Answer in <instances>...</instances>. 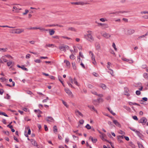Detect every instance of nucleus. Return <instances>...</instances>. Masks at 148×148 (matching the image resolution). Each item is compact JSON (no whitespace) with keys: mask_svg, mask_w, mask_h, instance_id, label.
Listing matches in <instances>:
<instances>
[{"mask_svg":"<svg viewBox=\"0 0 148 148\" xmlns=\"http://www.w3.org/2000/svg\"><path fill=\"white\" fill-rule=\"evenodd\" d=\"M87 33V34L84 35V38L90 42L94 41V38L92 35V31L90 30H88V31Z\"/></svg>","mask_w":148,"mask_h":148,"instance_id":"obj_1","label":"nucleus"},{"mask_svg":"<svg viewBox=\"0 0 148 148\" xmlns=\"http://www.w3.org/2000/svg\"><path fill=\"white\" fill-rule=\"evenodd\" d=\"M69 47L68 46L64 45L59 47V49L60 50L63 51L64 52H66V50L69 49Z\"/></svg>","mask_w":148,"mask_h":148,"instance_id":"obj_2","label":"nucleus"},{"mask_svg":"<svg viewBox=\"0 0 148 148\" xmlns=\"http://www.w3.org/2000/svg\"><path fill=\"white\" fill-rule=\"evenodd\" d=\"M71 3L72 4H75L77 5H84L86 4H88L87 3H85L82 1H80L75 2H71Z\"/></svg>","mask_w":148,"mask_h":148,"instance_id":"obj_3","label":"nucleus"},{"mask_svg":"<svg viewBox=\"0 0 148 148\" xmlns=\"http://www.w3.org/2000/svg\"><path fill=\"white\" fill-rule=\"evenodd\" d=\"M64 90L66 93H67L69 96L71 97H72L73 96V95L72 93L71 92L68 88H65Z\"/></svg>","mask_w":148,"mask_h":148,"instance_id":"obj_4","label":"nucleus"},{"mask_svg":"<svg viewBox=\"0 0 148 148\" xmlns=\"http://www.w3.org/2000/svg\"><path fill=\"white\" fill-rule=\"evenodd\" d=\"M101 139L103 141H106L107 142H108L109 143H110V142H109L108 140H106L105 138L106 137V136L105 134L103 133V134H102L100 136Z\"/></svg>","mask_w":148,"mask_h":148,"instance_id":"obj_5","label":"nucleus"},{"mask_svg":"<svg viewBox=\"0 0 148 148\" xmlns=\"http://www.w3.org/2000/svg\"><path fill=\"white\" fill-rule=\"evenodd\" d=\"M14 33L16 34H20L23 32L24 29H15Z\"/></svg>","mask_w":148,"mask_h":148,"instance_id":"obj_6","label":"nucleus"},{"mask_svg":"<svg viewBox=\"0 0 148 148\" xmlns=\"http://www.w3.org/2000/svg\"><path fill=\"white\" fill-rule=\"evenodd\" d=\"M101 34L104 37L107 39L109 38L111 36L110 34L105 32L102 33Z\"/></svg>","mask_w":148,"mask_h":148,"instance_id":"obj_7","label":"nucleus"},{"mask_svg":"<svg viewBox=\"0 0 148 148\" xmlns=\"http://www.w3.org/2000/svg\"><path fill=\"white\" fill-rule=\"evenodd\" d=\"M48 122H53L54 121V119L52 117L50 116H47L45 119Z\"/></svg>","mask_w":148,"mask_h":148,"instance_id":"obj_8","label":"nucleus"},{"mask_svg":"<svg viewBox=\"0 0 148 148\" xmlns=\"http://www.w3.org/2000/svg\"><path fill=\"white\" fill-rule=\"evenodd\" d=\"M147 121V119L145 117L142 118L139 121V123H145Z\"/></svg>","mask_w":148,"mask_h":148,"instance_id":"obj_9","label":"nucleus"},{"mask_svg":"<svg viewBox=\"0 0 148 148\" xmlns=\"http://www.w3.org/2000/svg\"><path fill=\"white\" fill-rule=\"evenodd\" d=\"M134 32L135 30L133 29H128L127 30L126 34H127L130 35L134 33Z\"/></svg>","mask_w":148,"mask_h":148,"instance_id":"obj_10","label":"nucleus"},{"mask_svg":"<svg viewBox=\"0 0 148 148\" xmlns=\"http://www.w3.org/2000/svg\"><path fill=\"white\" fill-rule=\"evenodd\" d=\"M113 122L115 125L119 127H121V125L120 123L116 120H113Z\"/></svg>","mask_w":148,"mask_h":148,"instance_id":"obj_11","label":"nucleus"},{"mask_svg":"<svg viewBox=\"0 0 148 148\" xmlns=\"http://www.w3.org/2000/svg\"><path fill=\"white\" fill-rule=\"evenodd\" d=\"M122 60L124 61H125L126 62H129L130 63H132L133 62V61L132 60H130L128 59H127L126 58H122Z\"/></svg>","mask_w":148,"mask_h":148,"instance_id":"obj_12","label":"nucleus"},{"mask_svg":"<svg viewBox=\"0 0 148 148\" xmlns=\"http://www.w3.org/2000/svg\"><path fill=\"white\" fill-rule=\"evenodd\" d=\"M64 63H66V66L68 67H70V63L69 62L66 60H65L64 61Z\"/></svg>","mask_w":148,"mask_h":148,"instance_id":"obj_13","label":"nucleus"},{"mask_svg":"<svg viewBox=\"0 0 148 148\" xmlns=\"http://www.w3.org/2000/svg\"><path fill=\"white\" fill-rule=\"evenodd\" d=\"M88 107L90 108V109L91 110H92L96 112H97V110L94 107V106H90V105H88Z\"/></svg>","mask_w":148,"mask_h":148,"instance_id":"obj_14","label":"nucleus"},{"mask_svg":"<svg viewBox=\"0 0 148 148\" xmlns=\"http://www.w3.org/2000/svg\"><path fill=\"white\" fill-rule=\"evenodd\" d=\"M47 47L53 48L54 47H56V46H55L54 44H46L45 45V47Z\"/></svg>","mask_w":148,"mask_h":148,"instance_id":"obj_15","label":"nucleus"},{"mask_svg":"<svg viewBox=\"0 0 148 148\" xmlns=\"http://www.w3.org/2000/svg\"><path fill=\"white\" fill-rule=\"evenodd\" d=\"M75 113L76 115H79L81 116H83V114L79 110H76L75 111Z\"/></svg>","mask_w":148,"mask_h":148,"instance_id":"obj_16","label":"nucleus"},{"mask_svg":"<svg viewBox=\"0 0 148 148\" xmlns=\"http://www.w3.org/2000/svg\"><path fill=\"white\" fill-rule=\"evenodd\" d=\"M98 24L99 25H101L102 26H105V28H107L108 27V25L107 24L102 23H98Z\"/></svg>","mask_w":148,"mask_h":148,"instance_id":"obj_17","label":"nucleus"},{"mask_svg":"<svg viewBox=\"0 0 148 148\" xmlns=\"http://www.w3.org/2000/svg\"><path fill=\"white\" fill-rule=\"evenodd\" d=\"M135 132L139 137H140L141 136L142 134L140 133V132L139 131L136 130Z\"/></svg>","mask_w":148,"mask_h":148,"instance_id":"obj_18","label":"nucleus"},{"mask_svg":"<svg viewBox=\"0 0 148 148\" xmlns=\"http://www.w3.org/2000/svg\"><path fill=\"white\" fill-rule=\"evenodd\" d=\"M73 83L76 85L77 86H79V85L78 84L77 81L76 79L75 78H74L73 79Z\"/></svg>","mask_w":148,"mask_h":148,"instance_id":"obj_19","label":"nucleus"},{"mask_svg":"<svg viewBox=\"0 0 148 148\" xmlns=\"http://www.w3.org/2000/svg\"><path fill=\"white\" fill-rule=\"evenodd\" d=\"M95 47L97 50L99 51L101 47L99 44H97L96 45Z\"/></svg>","mask_w":148,"mask_h":148,"instance_id":"obj_20","label":"nucleus"},{"mask_svg":"<svg viewBox=\"0 0 148 148\" xmlns=\"http://www.w3.org/2000/svg\"><path fill=\"white\" fill-rule=\"evenodd\" d=\"M137 144L139 148H144L143 145L139 142H137Z\"/></svg>","mask_w":148,"mask_h":148,"instance_id":"obj_21","label":"nucleus"},{"mask_svg":"<svg viewBox=\"0 0 148 148\" xmlns=\"http://www.w3.org/2000/svg\"><path fill=\"white\" fill-rule=\"evenodd\" d=\"M49 34L51 35H53L55 33V31L53 29H50L49 31Z\"/></svg>","mask_w":148,"mask_h":148,"instance_id":"obj_22","label":"nucleus"},{"mask_svg":"<svg viewBox=\"0 0 148 148\" xmlns=\"http://www.w3.org/2000/svg\"><path fill=\"white\" fill-rule=\"evenodd\" d=\"M8 50V49L7 48H1V51H2L3 52H5L7 51Z\"/></svg>","mask_w":148,"mask_h":148,"instance_id":"obj_23","label":"nucleus"},{"mask_svg":"<svg viewBox=\"0 0 148 148\" xmlns=\"http://www.w3.org/2000/svg\"><path fill=\"white\" fill-rule=\"evenodd\" d=\"M70 58L73 60H74L75 58V56L73 54H71L70 56Z\"/></svg>","mask_w":148,"mask_h":148,"instance_id":"obj_24","label":"nucleus"},{"mask_svg":"<svg viewBox=\"0 0 148 148\" xmlns=\"http://www.w3.org/2000/svg\"><path fill=\"white\" fill-rule=\"evenodd\" d=\"M100 86L103 89H105L106 88V85L104 84H101Z\"/></svg>","mask_w":148,"mask_h":148,"instance_id":"obj_25","label":"nucleus"},{"mask_svg":"<svg viewBox=\"0 0 148 148\" xmlns=\"http://www.w3.org/2000/svg\"><path fill=\"white\" fill-rule=\"evenodd\" d=\"M62 101L63 104L67 108L69 107V105L67 104L66 103L64 100H62Z\"/></svg>","mask_w":148,"mask_h":148,"instance_id":"obj_26","label":"nucleus"},{"mask_svg":"<svg viewBox=\"0 0 148 148\" xmlns=\"http://www.w3.org/2000/svg\"><path fill=\"white\" fill-rule=\"evenodd\" d=\"M143 76L144 78L146 79L148 78V73H144L143 74Z\"/></svg>","mask_w":148,"mask_h":148,"instance_id":"obj_27","label":"nucleus"},{"mask_svg":"<svg viewBox=\"0 0 148 148\" xmlns=\"http://www.w3.org/2000/svg\"><path fill=\"white\" fill-rule=\"evenodd\" d=\"M1 59L4 62H6L8 60L5 59V56H3L1 57Z\"/></svg>","mask_w":148,"mask_h":148,"instance_id":"obj_28","label":"nucleus"},{"mask_svg":"<svg viewBox=\"0 0 148 148\" xmlns=\"http://www.w3.org/2000/svg\"><path fill=\"white\" fill-rule=\"evenodd\" d=\"M108 109L112 115H115V113L113 112L112 110H111L110 108H108Z\"/></svg>","mask_w":148,"mask_h":148,"instance_id":"obj_29","label":"nucleus"},{"mask_svg":"<svg viewBox=\"0 0 148 148\" xmlns=\"http://www.w3.org/2000/svg\"><path fill=\"white\" fill-rule=\"evenodd\" d=\"M27 29L28 30H32V29H38V27H31L30 28H27Z\"/></svg>","mask_w":148,"mask_h":148,"instance_id":"obj_30","label":"nucleus"},{"mask_svg":"<svg viewBox=\"0 0 148 148\" xmlns=\"http://www.w3.org/2000/svg\"><path fill=\"white\" fill-rule=\"evenodd\" d=\"M88 87L89 88H90V89H92L94 87V86L92 84H88Z\"/></svg>","mask_w":148,"mask_h":148,"instance_id":"obj_31","label":"nucleus"},{"mask_svg":"<svg viewBox=\"0 0 148 148\" xmlns=\"http://www.w3.org/2000/svg\"><path fill=\"white\" fill-rule=\"evenodd\" d=\"M97 101L99 103L100 102H103L104 100L103 99L99 98L97 99Z\"/></svg>","mask_w":148,"mask_h":148,"instance_id":"obj_32","label":"nucleus"},{"mask_svg":"<svg viewBox=\"0 0 148 148\" xmlns=\"http://www.w3.org/2000/svg\"><path fill=\"white\" fill-rule=\"evenodd\" d=\"M72 66L73 69L75 70L76 69V67L75 64V62H73L72 63Z\"/></svg>","mask_w":148,"mask_h":148,"instance_id":"obj_33","label":"nucleus"},{"mask_svg":"<svg viewBox=\"0 0 148 148\" xmlns=\"http://www.w3.org/2000/svg\"><path fill=\"white\" fill-rule=\"evenodd\" d=\"M68 30L73 31H75V29L73 27H69L68 29Z\"/></svg>","mask_w":148,"mask_h":148,"instance_id":"obj_34","label":"nucleus"},{"mask_svg":"<svg viewBox=\"0 0 148 148\" xmlns=\"http://www.w3.org/2000/svg\"><path fill=\"white\" fill-rule=\"evenodd\" d=\"M117 139L119 143H122L123 142V141L122 140V139H121L118 136H117Z\"/></svg>","mask_w":148,"mask_h":148,"instance_id":"obj_35","label":"nucleus"},{"mask_svg":"<svg viewBox=\"0 0 148 148\" xmlns=\"http://www.w3.org/2000/svg\"><path fill=\"white\" fill-rule=\"evenodd\" d=\"M53 131L54 132H56L57 131V127L56 125H55L53 127Z\"/></svg>","mask_w":148,"mask_h":148,"instance_id":"obj_36","label":"nucleus"},{"mask_svg":"<svg viewBox=\"0 0 148 148\" xmlns=\"http://www.w3.org/2000/svg\"><path fill=\"white\" fill-rule=\"evenodd\" d=\"M26 128L28 129V134L30 135L31 134V130L29 127L28 126L27 127H26Z\"/></svg>","mask_w":148,"mask_h":148,"instance_id":"obj_37","label":"nucleus"},{"mask_svg":"<svg viewBox=\"0 0 148 148\" xmlns=\"http://www.w3.org/2000/svg\"><path fill=\"white\" fill-rule=\"evenodd\" d=\"M85 127L88 130H90L91 129V127L89 124H87Z\"/></svg>","mask_w":148,"mask_h":148,"instance_id":"obj_38","label":"nucleus"},{"mask_svg":"<svg viewBox=\"0 0 148 148\" xmlns=\"http://www.w3.org/2000/svg\"><path fill=\"white\" fill-rule=\"evenodd\" d=\"M90 138H91V140L93 143H95L97 141V139H93L92 137H90Z\"/></svg>","mask_w":148,"mask_h":148,"instance_id":"obj_39","label":"nucleus"},{"mask_svg":"<svg viewBox=\"0 0 148 148\" xmlns=\"http://www.w3.org/2000/svg\"><path fill=\"white\" fill-rule=\"evenodd\" d=\"M111 71H108V72L110 73V74H111V75L112 76H114V74H113V71L112 70V69H110V70Z\"/></svg>","mask_w":148,"mask_h":148,"instance_id":"obj_40","label":"nucleus"},{"mask_svg":"<svg viewBox=\"0 0 148 148\" xmlns=\"http://www.w3.org/2000/svg\"><path fill=\"white\" fill-rule=\"evenodd\" d=\"M34 61L36 63H39L41 62V61L39 59H36L34 60Z\"/></svg>","mask_w":148,"mask_h":148,"instance_id":"obj_41","label":"nucleus"},{"mask_svg":"<svg viewBox=\"0 0 148 148\" xmlns=\"http://www.w3.org/2000/svg\"><path fill=\"white\" fill-rule=\"evenodd\" d=\"M12 62L11 61H9L7 63V64L8 66H9L12 64Z\"/></svg>","mask_w":148,"mask_h":148,"instance_id":"obj_42","label":"nucleus"},{"mask_svg":"<svg viewBox=\"0 0 148 148\" xmlns=\"http://www.w3.org/2000/svg\"><path fill=\"white\" fill-rule=\"evenodd\" d=\"M21 69H22L23 70L26 71H28V69L25 68L24 66H21Z\"/></svg>","mask_w":148,"mask_h":148,"instance_id":"obj_43","label":"nucleus"},{"mask_svg":"<svg viewBox=\"0 0 148 148\" xmlns=\"http://www.w3.org/2000/svg\"><path fill=\"white\" fill-rule=\"evenodd\" d=\"M112 47L114 49V50L116 51L117 50V48H116V45L113 42L112 43Z\"/></svg>","mask_w":148,"mask_h":148,"instance_id":"obj_44","label":"nucleus"},{"mask_svg":"<svg viewBox=\"0 0 148 148\" xmlns=\"http://www.w3.org/2000/svg\"><path fill=\"white\" fill-rule=\"evenodd\" d=\"M10 96L8 94H6V97H4V98L5 99H10Z\"/></svg>","mask_w":148,"mask_h":148,"instance_id":"obj_45","label":"nucleus"},{"mask_svg":"<svg viewBox=\"0 0 148 148\" xmlns=\"http://www.w3.org/2000/svg\"><path fill=\"white\" fill-rule=\"evenodd\" d=\"M49 99V98L48 97H47L46 99H44L42 100V102L43 103H45L47 102V100Z\"/></svg>","mask_w":148,"mask_h":148,"instance_id":"obj_46","label":"nucleus"},{"mask_svg":"<svg viewBox=\"0 0 148 148\" xmlns=\"http://www.w3.org/2000/svg\"><path fill=\"white\" fill-rule=\"evenodd\" d=\"M38 29H39L42 31H45V30L44 28L41 27H38Z\"/></svg>","mask_w":148,"mask_h":148,"instance_id":"obj_47","label":"nucleus"},{"mask_svg":"<svg viewBox=\"0 0 148 148\" xmlns=\"http://www.w3.org/2000/svg\"><path fill=\"white\" fill-rule=\"evenodd\" d=\"M4 56H5V57H6L8 58H12V57L9 55H4Z\"/></svg>","mask_w":148,"mask_h":148,"instance_id":"obj_48","label":"nucleus"},{"mask_svg":"<svg viewBox=\"0 0 148 148\" xmlns=\"http://www.w3.org/2000/svg\"><path fill=\"white\" fill-rule=\"evenodd\" d=\"M140 13L141 14H148V11H142L140 12Z\"/></svg>","mask_w":148,"mask_h":148,"instance_id":"obj_49","label":"nucleus"},{"mask_svg":"<svg viewBox=\"0 0 148 148\" xmlns=\"http://www.w3.org/2000/svg\"><path fill=\"white\" fill-rule=\"evenodd\" d=\"M136 94L138 95H139L141 94V92L139 90H136Z\"/></svg>","mask_w":148,"mask_h":148,"instance_id":"obj_50","label":"nucleus"},{"mask_svg":"<svg viewBox=\"0 0 148 148\" xmlns=\"http://www.w3.org/2000/svg\"><path fill=\"white\" fill-rule=\"evenodd\" d=\"M67 83L70 87L73 88H74V87L69 82H68Z\"/></svg>","mask_w":148,"mask_h":148,"instance_id":"obj_51","label":"nucleus"},{"mask_svg":"<svg viewBox=\"0 0 148 148\" xmlns=\"http://www.w3.org/2000/svg\"><path fill=\"white\" fill-rule=\"evenodd\" d=\"M97 100H95L93 101L92 103L94 105H97Z\"/></svg>","mask_w":148,"mask_h":148,"instance_id":"obj_52","label":"nucleus"},{"mask_svg":"<svg viewBox=\"0 0 148 148\" xmlns=\"http://www.w3.org/2000/svg\"><path fill=\"white\" fill-rule=\"evenodd\" d=\"M0 115H3L5 116H8L4 112H0Z\"/></svg>","mask_w":148,"mask_h":148,"instance_id":"obj_53","label":"nucleus"},{"mask_svg":"<svg viewBox=\"0 0 148 148\" xmlns=\"http://www.w3.org/2000/svg\"><path fill=\"white\" fill-rule=\"evenodd\" d=\"M123 107L124 108L127 110H130V108L127 107L126 106H124Z\"/></svg>","mask_w":148,"mask_h":148,"instance_id":"obj_54","label":"nucleus"},{"mask_svg":"<svg viewBox=\"0 0 148 148\" xmlns=\"http://www.w3.org/2000/svg\"><path fill=\"white\" fill-rule=\"evenodd\" d=\"M91 93L93 94H94L95 95H97L98 94L95 91H91Z\"/></svg>","mask_w":148,"mask_h":148,"instance_id":"obj_55","label":"nucleus"},{"mask_svg":"<svg viewBox=\"0 0 148 148\" xmlns=\"http://www.w3.org/2000/svg\"><path fill=\"white\" fill-rule=\"evenodd\" d=\"M58 79L60 82L63 85V81L61 79H62V78L61 77H58Z\"/></svg>","mask_w":148,"mask_h":148,"instance_id":"obj_56","label":"nucleus"},{"mask_svg":"<svg viewBox=\"0 0 148 148\" xmlns=\"http://www.w3.org/2000/svg\"><path fill=\"white\" fill-rule=\"evenodd\" d=\"M12 123V122H11L10 124L9 125H7V127H9L11 129L12 128H13V126L12 125H10Z\"/></svg>","mask_w":148,"mask_h":148,"instance_id":"obj_57","label":"nucleus"},{"mask_svg":"<svg viewBox=\"0 0 148 148\" xmlns=\"http://www.w3.org/2000/svg\"><path fill=\"white\" fill-rule=\"evenodd\" d=\"M132 118L135 120H138V118H137V116H132Z\"/></svg>","mask_w":148,"mask_h":148,"instance_id":"obj_58","label":"nucleus"},{"mask_svg":"<svg viewBox=\"0 0 148 148\" xmlns=\"http://www.w3.org/2000/svg\"><path fill=\"white\" fill-rule=\"evenodd\" d=\"M69 81H70L71 83L73 84V79L71 77H70L69 78Z\"/></svg>","mask_w":148,"mask_h":148,"instance_id":"obj_59","label":"nucleus"},{"mask_svg":"<svg viewBox=\"0 0 148 148\" xmlns=\"http://www.w3.org/2000/svg\"><path fill=\"white\" fill-rule=\"evenodd\" d=\"M61 37H62V38H63L66 39L68 40H69V39H71V38H70L68 37H66V36H62Z\"/></svg>","mask_w":148,"mask_h":148,"instance_id":"obj_60","label":"nucleus"},{"mask_svg":"<svg viewBox=\"0 0 148 148\" xmlns=\"http://www.w3.org/2000/svg\"><path fill=\"white\" fill-rule=\"evenodd\" d=\"M30 55L29 54H27L26 56V58L27 59H29L30 58Z\"/></svg>","mask_w":148,"mask_h":148,"instance_id":"obj_61","label":"nucleus"},{"mask_svg":"<svg viewBox=\"0 0 148 148\" xmlns=\"http://www.w3.org/2000/svg\"><path fill=\"white\" fill-rule=\"evenodd\" d=\"M92 74L93 75L96 77H97L99 76L98 74L96 73H93Z\"/></svg>","mask_w":148,"mask_h":148,"instance_id":"obj_62","label":"nucleus"},{"mask_svg":"<svg viewBox=\"0 0 148 148\" xmlns=\"http://www.w3.org/2000/svg\"><path fill=\"white\" fill-rule=\"evenodd\" d=\"M118 136L119 137L122 139H123L125 137V136H124V135L118 136Z\"/></svg>","mask_w":148,"mask_h":148,"instance_id":"obj_63","label":"nucleus"},{"mask_svg":"<svg viewBox=\"0 0 148 148\" xmlns=\"http://www.w3.org/2000/svg\"><path fill=\"white\" fill-rule=\"evenodd\" d=\"M79 56L80 57H81L82 58H84L82 53L81 52H79Z\"/></svg>","mask_w":148,"mask_h":148,"instance_id":"obj_64","label":"nucleus"}]
</instances>
